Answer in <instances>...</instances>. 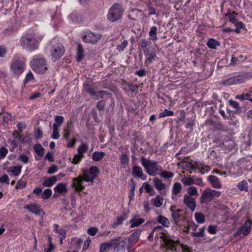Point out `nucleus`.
I'll return each mask as SVG.
<instances>
[{"label": "nucleus", "mask_w": 252, "mask_h": 252, "mask_svg": "<svg viewBox=\"0 0 252 252\" xmlns=\"http://www.w3.org/2000/svg\"><path fill=\"white\" fill-rule=\"evenodd\" d=\"M99 171L96 166H91L89 170L83 169L82 176H79L72 179V187L74 188L77 191L83 190L85 188L83 186V181L93 183Z\"/></svg>", "instance_id": "nucleus-1"}, {"label": "nucleus", "mask_w": 252, "mask_h": 252, "mask_svg": "<svg viewBox=\"0 0 252 252\" xmlns=\"http://www.w3.org/2000/svg\"><path fill=\"white\" fill-rule=\"evenodd\" d=\"M141 162L149 175L155 176L158 171H162V167L158 165L157 162L154 160H149L142 157L141 158Z\"/></svg>", "instance_id": "nucleus-2"}, {"label": "nucleus", "mask_w": 252, "mask_h": 252, "mask_svg": "<svg viewBox=\"0 0 252 252\" xmlns=\"http://www.w3.org/2000/svg\"><path fill=\"white\" fill-rule=\"evenodd\" d=\"M20 44L22 47L30 51L37 49L38 41L32 34H26L23 36L20 39Z\"/></svg>", "instance_id": "nucleus-3"}, {"label": "nucleus", "mask_w": 252, "mask_h": 252, "mask_svg": "<svg viewBox=\"0 0 252 252\" xmlns=\"http://www.w3.org/2000/svg\"><path fill=\"white\" fill-rule=\"evenodd\" d=\"M252 78V72H243L241 74L230 77L222 83L223 85H233L244 83Z\"/></svg>", "instance_id": "nucleus-4"}, {"label": "nucleus", "mask_w": 252, "mask_h": 252, "mask_svg": "<svg viewBox=\"0 0 252 252\" xmlns=\"http://www.w3.org/2000/svg\"><path fill=\"white\" fill-rule=\"evenodd\" d=\"M123 9L122 6L118 3L114 4L109 10L107 17L112 22H114L122 17Z\"/></svg>", "instance_id": "nucleus-5"}, {"label": "nucleus", "mask_w": 252, "mask_h": 252, "mask_svg": "<svg viewBox=\"0 0 252 252\" xmlns=\"http://www.w3.org/2000/svg\"><path fill=\"white\" fill-rule=\"evenodd\" d=\"M31 63L32 68L38 73L43 74L48 69L46 62L43 58L33 59Z\"/></svg>", "instance_id": "nucleus-6"}, {"label": "nucleus", "mask_w": 252, "mask_h": 252, "mask_svg": "<svg viewBox=\"0 0 252 252\" xmlns=\"http://www.w3.org/2000/svg\"><path fill=\"white\" fill-rule=\"evenodd\" d=\"M220 192L211 189H205L200 196V203H204L209 202L214 198L219 197Z\"/></svg>", "instance_id": "nucleus-7"}, {"label": "nucleus", "mask_w": 252, "mask_h": 252, "mask_svg": "<svg viewBox=\"0 0 252 252\" xmlns=\"http://www.w3.org/2000/svg\"><path fill=\"white\" fill-rule=\"evenodd\" d=\"M160 238L162 239L166 247L171 251L175 250L176 246L180 244L179 241L175 240L173 236L168 235L165 233L161 232Z\"/></svg>", "instance_id": "nucleus-8"}, {"label": "nucleus", "mask_w": 252, "mask_h": 252, "mask_svg": "<svg viewBox=\"0 0 252 252\" xmlns=\"http://www.w3.org/2000/svg\"><path fill=\"white\" fill-rule=\"evenodd\" d=\"M64 53V49L63 45L60 43H56L53 46L51 50L52 60L56 62L63 55Z\"/></svg>", "instance_id": "nucleus-9"}, {"label": "nucleus", "mask_w": 252, "mask_h": 252, "mask_svg": "<svg viewBox=\"0 0 252 252\" xmlns=\"http://www.w3.org/2000/svg\"><path fill=\"white\" fill-rule=\"evenodd\" d=\"M252 223L251 220H247L243 226L239 228L234 234L235 237L243 234L244 237L248 236L251 232Z\"/></svg>", "instance_id": "nucleus-10"}, {"label": "nucleus", "mask_w": 252, "mask_h": 252, "mask_svg": "<svg viewBox=\"0 0 252 252\" xmlns=\"http://www.w3.org/2000/svg\"><path fill=\"white\" fill-rule=\"evenodd\" d=\"M101 34H95L94 32H89L83 36V41L91 44H96L100 40Z\"/></svg>", "instance_id": "nucleus-11"}, {"label": "nucleus", "mask_w": 252, "mask_h": 252, "mask_svg": "<svg viewBox=\"0 0 252 252\" xmlns=\"http://www.w3.org/2000/svg\"><path fill=\"white\" fill-rule=\"evenodd\" d=\"M10 69L14 74L18 76L24 71V63L21 61L15 60L11 63Z\"/></svg>", "instance_id": "nucleus-12"}, {"label": "nucleus", "mask_w": 252, "mask_h": 252, "mask_svg": "<svg viewBox=\"0 0 252 252\" xmlns=\"http://www.w3.org/2000/svg\"><path fill=\"white\" fill-rule=\"evenodd\" d=\"M183 202L192 211H194L196 207L195 199L187 194L184 195Z\"/></svg>", "instance_id": "nucleus-13"}, {"label": "nucleus", "mask_w": 252, "mask_h": 252, "mask_svg": "<svg viewBox=\"0 0 252 252\" xmlns=\"http://www.w3.org/2000/svg\"><path fill=\"white\" fill-rule=\"evenodd\" d=\"M170 210L172 213V217L173 220L175 221V224L178 225V220L180 218H184V217L180 214V213L182 212V210L180 209H177L175 206H171L170 208Z\"/></svg>", "instance_id": "nucleus-14"}, {"label": "nucleus", "mask_w": 252, "mask_h": 252, "mask_svg": "<svg viewBox=\"0 0 252 252\" xmlns=\"http://www.w3.org/2000/svg\"><path fill=\"white\" fill-rule=\"evenodd\" d=\"M24 208L36 215H40L42 212H43L42 209L37 204L27 205Z\"/></svg>", "instance_id": "nucleus-15"}, {"label": "nucleus", "mask_w": 252, "mask_h": 252, "mask_svg": "<svg viewBox=\"0 0 252 252\" xmlns=\"http://www.w3.org/2000/svg\"><path fill=\"white\" fill-rule=\"evenodd\" d=\"M83 91L90 94L92 96H94L95 91L93 84L90 81H86L83 85Z\"/></svg>", "instance_id": "nucleus-16"}, {"label": "nucleus", "mask_w": 252, "mask_h": 252, "mask_svg": "<svg viewBox=\"0 0 252 252\" xmlns=\"http://www.w3.org/2000/svg\"><path fill=\"white\" fill-rule=\"evenodd\" d=\"M121 237H117L116 238L112 239L110 243L111 244V247H113L114 249L116 250L117 252H118L120 250V247H124L125 249V246L124 244L121 245L122 243H124V241H120Z\"/></svg>", "instance_id": "nucleus-17"}, {"label": "nucleus", "mask_w": 252, "mask_h": 252, "mask_svg": "<svg viewBox=\"0 0 252 252\" xmlns=\"http://www.w3.org/2000/svg\"><path fill=\"white\" fill-rule=\"evenodd\" d=\"M145 54L147 57V59L145 62V64L146 66H148L149 64L153 63L157 59L156 54L155 52H152L149 53V51H148V53Z\"/></svg>", "instance_id": "nucleus-18"}, {"label": "nucleus", "mask_w": 252, "mask_h": 252, "mask_svg": "<svg viewBox=\"0 0 252 252\" xmlns=\"http://www.w3.org/2000/svg\"><path fill=\"white\" fill-rule=\"evenodd\" d=\"M208 180L214 188L220 189L221 187V185L219 181V179L216 176L210 175L208 177Z\"/></svg>", "instance_id": "nucleus-19"}, {"label": "nucleus", "mask_w": 252, "mask_h": 252, "mask_svg": "<svg viewBox=\"0 0 252 252\" xmlns=\"http://www.w3.org/2000/svg\"><path fill=\"white\" fill-rule=\"evenodd\" d=\"M132 175L134 177L142 179L143 176L142 168L138 166H133Z\"/></svg>", "instance_id": "nucleus-20"}, {"label": "nucleus", "mask_w": 252, "mask_h": 252, "mask_svg": "<svg viewBox=\"0 0 252 252\" xmlns=\"http://www.w3.org/2000/svg\"><path fill=\"white\" fill-rule=\"evenodd\" d=\"M84 57V48L80 43L77 44V61L81 62Z\"/></svg>", "instance_id": "nucleus-21"}, {"label": "nucleus", "mask_w": 252, "mask_h": 252, "mask_svg": "<svg viewBox=\"0 0 252 252\" xmlns=\"http://www.w3.org/2000/svg\"><path fill=\"white\" fill-rule=\"evenodd\" d=\"M180 164H182L183 168H186L190 173H192V170L196 169L195 166L190 162L182 161Z\"/></svg>", "instance_id": "nucleus-22"}, {"label": "nucleus", "mask_w": 252, "mask_h": 252, "mask_svg": "<svg viewBox=\"0 0 252 252\" xmlns=\"http://www.w3.org/2000/svg\"><path fill=\"white\" fill-rule=\"evenodd\" d=\"M57 180L56 176H51L44 181L43 185L45 187H51L56 182Z\"/></svg>", "instance_id": "nucleus-23"}, {"label": "nucleus", "mask_w": 252, "mask_h": 252, "mask_svg": "<svg viewBox=\"0 0 252 252\" xmlns=\"http://www.w3.org/2000/svg\"><path fill=\"white\" fill-rule=\"evenodd\" d=\"M136 216H134L130 220V223H131L130 227L131 228L138 226L145 221V220L143 219H140L137 220L136 219Z\"/></svg>", "instance_id": "nucleus-24"}, {"label": "nucleus", "mask_w": 252, "mask_h": 252, "mask_svg": "<svg viewBox=\"0 0 252 252\" xmlns=\"http://www.w3.org/2000/svg\"><path fill=\"white\" fill-rule=\"evenodd\" d=\"M54 190L60 193H66L67 192L66 187L63 183H59L55 188Z\"/></svg>", "instance_id": "nucleus-25"}, {"label": "nucleus", "mask_w": 252, "mask_h": 252, "mask_svg": "<svg viewBox=\"0 0 252 252\" xmlns=\"http://www.w3.org/2000/svg\"><path fill=\"white\" fill-rule=\"evenodd\" d=\"M105 155L103 152H95L93 154L92 158L95 161H98L103 158Z\"/></svg>", "instance_id": "nucleus-26"}, {"label": "nucleus", "mask_w": 252, "mask_h": 252, "mask_svg": "<svg viewBox=\"0 0 252 252\" xmlns=\"http://www.w3.org/2000/svg\"><path fill=\"white\" fill-rule=\"evenodd\" d=\"M163 200V198L158 195L155 198L152 199V202L155 206L159 207L162 205Z\"/></svg>", "instance_id": "nucleus-27"}, {"label": "nucleus", "mask_w": 252, "mask_h": 252, "mask_svg": "<svg viewBox=\"0 0 252 252\" xmlns=\"http://www.w3.org/2000/svg\"><path fill=\"white\" fill-rule=\"evenodd\" d=\"M237 186L240 191H244L245 192L249 191L248 183L246 180H243L239 182Z\"/></svg>", "instance_id": "nucleus-28"}, {"label": "nucleus", "mask_w": 252, "mask_h": 252, "mask_svg": "<svg viewBox=\"0 0 252 252\" xmlns=\"http://www.w3.org/2000/svg\"><path fill=\"white\" fill-rule=\"evenodd\" d=\"M154 183L155 187L158 190H162L165 189V185L162 182V181L156 178L154 179Z\"/></svg>", "instance_id": "nucleus-29"}, {"label": "nucleus", "mask_w": 252, "mask_h": 252, "mask_svg": "<svg viewBox=\"0 0 252 252\" xmlns=\"http://www.w3.org/2000/svg\"><path fill=\"white\" fill-rule=\"evenodd\" d=\"M73 128L72 123L70 122L67 124L66 128L64 129L63 137L69 140V136L70 134V131Z\"/></svg>", "instance_id": "nucleus-30"}, {"label": "nucleus", "mask_w": 252, "mask_h": 252, "mask_svg": "<svg viewBox=\"0 0 252 252\" xmlns=\"http://www.w3.org/2000/svg\"><path fill=\"white\" fill-rule=\"evenodd\" d=\"M157 28L156 26L152 27L150 31L149 32V34L151 39L153 40V41H157L158 39L157 37Z\"/></svg>", "instance_id": "nucleus-31"}, {"label": "nucleus", "mask_w": 252, "mask_h": 252, "mask_svg": "<svg viewBox=\"0 0 252 252\" xmlns=\"http://www.w3.org/2000/svg\"><path fill=\"white\" fill-rule=\"evenodd\" d=\"M207 45L211 49H216L217 46L220 45V43L217 40L211 38L207 43Z\"/></svg>", "instance_id": "nucleus-32"}, {"label": "nucleus", "mask_w": 252, "mask_h": 252, "mask_svg": "<svg viewBox=\"0 0 252 252\" xmlns=\"http://www.w3.org/2000/svg\"><path fill=\"white\" fill-rule=\"evenodd\" d=\"M150 43V42H148L146 39H142L139 41V46L143 50L144 53H148L147 47Z\"/></svg>", "instance_id": "nucleus-33"}, {"label": "nucleus", "mask_w": 252, "mask_h": 252, "mask_svg": "<svg viewBox=\"0 0 252 252\" xmlns=\"http://www.w3.org/2000/svg\"><path fill=\"white\" fill-rule=\"evenodd\" d=\"M157 220L158 222L162 224L163 226L165 227H168L169 226L170 222L168 221V219L163 216H158L157 219Z\"/></svg>", "instance_id": "nucleus-34"}, {"label": "nucleus", "mask_w": 252, "mask_h": 252, "mask_svg": "<svg viewBox=\"0 0 252 252\" xmlns=\"http://www.w3.org/2000/svg\"><path fill=\"white\" fill-rule=\"evenodd\" d=\"M194 177H192L189 176L188 177H185L181 179V182L185 186H190L194 184Z\"/></svg>", "instance_id": "nucleus-35"}, {"label": "nucleus", "mask_w": 252, "mask_h": 252, "mask_svg": "<svg viewBox=\"0 0 252 252\" xmlns=\"http://www.w3.org/2000/svg\"><path fill=\"white\" fill-rule=\"evenodd\" d=\"M195 220L198 223H202L205 221L204 215L202 213L197 212L194 215Z\"/></svg>", "instance_id": "nucleus-36"}, {"label": "nucleus", "mask_w": 252, "mask_h": 252, "mask_svg": "<svg viewBox=\"0 0 252 252\" xmlns=\"http://www.w3.org/2000/svg\"><path fill=\"white\" fill-rule=\"evenodd\" d=\"M182 189V185L180 183L177 182L173 185L172 189V194L176 195L180 192Z\"/></svg>", "instance_id": "nucleus-37"}, {"label": "nucleus", "mask_w": 252, "mask_h": 252, "mask_svg": "<svg viewBox=\"0 0 252 252\" xmlns=\"http://www.w3.org/2000/svg\"><path fill=\"white\" fill-rule=\"evenodd\" d=\"M88 149V145L85 143H82L81 145L78 148V153L80 155H83Z\"/></svg>", "instance_id": "nucleus-38"}, {"label": "nucleus", "mask_w": 252, "mask_h": 252, "mask_svg": "<svg viewBox=\"0 0 252 252\" xmlns=\"http://www.w3.org/2000/svg\"><path fill=\"white\" fill-rule=\"evenodd\" d=\"M34 149L35 152L40 157H42L44 155V149L40 144H36L34 146Z\"/></svg>", "instance_id": "nucleus-39"}, {"label": "nucleus", "mask_w": 252, "mask_h": 252, "mask_svg": "<svg viewBox=\"0 0 252 252\" xmlns=\"http://www.w3.org/2000/svg\"><path fill=\"white\" fill-rule=\"evenodd\" d=\"M140 234V231H136V232H134L130 235V236L129 238V241L130 243H133V242H136L139 238Z\"/></svg>", "instance_id": "nucleus-40"}, {"label": "nucleus", "mask_w": 252, "mask_h": 252, "mask_svg": "<svg viewBox=\"0 0 252 252\" xmlns=\"http://www.w3.org/2000/svg\"><path fill=\"white\" fill-rule=\"evenodd\" d=\"M21 168L22 167L20 166H15L10 167L9 170L14 175L18 176L21 172Z\"/></svg>", "instance_id": "nucleus-41"}, {"label": "nucleus", "mask_w": 252, "mask_h": 252, "mask_svg": "<svg viewBox=\"0 0 252 252\" xmlns=\"http://www.w3.org/2000/svg\"><path fill=\"white\" fill-rule=\"evenodd\" d=\"M52 194V191L50 189H45L41 194V197L43 199H47L50 198Z\"/></svg>", "instance_id": "nucleus-42"}, {"label": "nucleus", "mask_w": 252, "mask_h": 252, "mask_svg": "<svg viewBox=\"0 0 252 252\" xmlns=\"http://www.w3.org/2000/svg\"><path fill=\"white\" fill-rule=\"evenodd\" d=\"M111 247L110 242L108 243H103L100 246L99 252H106L110 250Z\"/></svg>", "instance_id": "nucleus-43"}, {"label": "nucleus", "mask_w": 252, "mask_h": 252, "mask_svg": "<svg viewBox=\"0 0 252 252\" xmlns=\"http://www.w3.org/2000/svg\"><path fill=\"white\" fill-rule=\"evenodd\" d=\"M83 157V155H80L78 154V155H75L72 159H71V158H70L69 159L70 161H71L72 163L76 164L82 160Z\"/></svg>", "instance_id": "nucleus-44"}, {"label": "nucleus", "mask_w": 252, "mask_h": 252, "mask_svg": "<svg viewBox=\"0 0 252 252\" xmlns=\"http://www.w3.org/2000/svg\"><path fill=\"white\" fill-rule=\"evenodd\" d=\"M53 134L52 138L54 139H58L59 138L60 134L59 132V128L57 127L56 125H53Z\"/></svg>", "instance_id": "nucleus-45"}, {"label": "nucleus", "mask_w": 252, "mask_h": 252, "mask_svg": "<svg viewBox=\"0 0 252 252\" xmlns=\"http://www.w3.org/2000/svg\"><path fill=\"white\" fill-rule=\"evenodd\" d=\"M187 192L189 194L188 195L190 197L191 196L197 195L198 194L196 188L193 186L189 188Z\"/></svg>", "instance_id": "nucleus-46"}, {"label": "nucleus", "mask_w": 252, "mask_h": 252, "mask_svg": "<svg viewBox=\"0 0 252 252\" xmlns=\"http://www.w3.org/2000/svg\"><path fill=\"white\" fill-rule=\"evenodd\" d=\"M64 118L63 116L57 115L55 118V123L53 125H56L57 127H58L61 126L63 123Z\"/></svg>", "instance_id": "nucleus-47"}, {"label": "nucleus", "mask_w": 252, "mask_h": 252, "mask_svg": "<svg viewBox=\"0 0 252 252\" xmlns=\"http://www.w3.org/2000/svg\"><path fill=\"white\" fill-rule=\"evenodd\" d=\"M161 171L162 172L160 173V176L165 179L172 178L174 176V174L171 172L167 171L166 170H163Z\"/></svg>", "instance_id": "nucleus-48"}, {"label": "nucleus", "mask_w": 252, "mask_h": 252, "mask_svg": "<svg viewBox=\"0 0 252 252\" xmlns=\"http://www.w3.org/2000/svg\"><path fill=\"white\" fill-rule=\"evenodd\" d=\"M109 94V93L108 92L105 91H100L97 93L95 92V94L94 95L95 96V99H98L100 98H103L105 95H107Z\"/></svg>", "instance_id": "nucleus-49"}, {"label": "nucleus", "mask_w": 252, "mask_h": 252, "mask_svg": "<svg viewBox=\"0 0 252 252\" xmlns=\"http://www.w3.org/2000/svg\"><path fill=\"white\" fill-rule=\"evenodd\" d=\"M125 219V218L122 216L118 217L116 221L112 224V226L113 227H117L118 226H119V225L123 223V221Z\"/></svg>", "instance_id": "nucleus-50"}, {"label": "nucleus", "mask_w": 252, "mask_h": 252, "mask_svg": "<svg viewBox=\"0 0 252 252\" xmlns=\"http://www.w3.org/2000/svg\"><path fill=\"white\" fill-rule=\"evenodd\" d=\"M173 112L167 109H165L163 112H161L159 114V116L160 118L164 117L165 116H171L173 115Z\"/></svg>", "instance_id": "nucleus-51"}, {"label": "nucleus", "mask_w": 252, "mask_h": 252, "mask_svg": "<svg viewBox=\"0 0 252 252\" xmlns=\"http://www.w3.org/2000/svg\"><path fill=\"white\" fill-rule=\"evenodd\" d=\"M205 227H203L199 229V232H193L191 233V236L195 237H201L203 235V233L205 230Z\"/></svg>", "instance_id": "nucleus-52"}, {"label": "nucleus", "mask_w": 252, "mask_h": 252, "mask_svg": "<svg viewBox=\"0 0 252 252\" xmlns=\"http://www.w3.org/2000/svg\"><path fill=\"white\" fill-rule=\"evenodd\" d=\"M128 42L126 40H124L123 42L117 47V50L119 51H123L127 46Z\"/></svg>", "instance_id": "nucleus-53"}, {"label": "nucleus", "mask_w": 252, "mask_h": 252, "mask_svg": "<svg viewBox=\"0 0 252 252\" xmlns=\"http://www.w3.org/2000/svg\"><path fill=\"white\" fill-rule=\"evenodd\" d=\"M26 183L25 181H23L22 180H19L17 182V185L16 186V189H22L26 187Z\"/></svg>", "instance_id": "nucleus-54"}, {"label": "nucleus", "mask_w": 252, "mask_h": 252, "mask_svg": "<svg viewBox=\"0 0 252 252\" xmlns=\"http://www.w3.org/2000/svg\"><path fill=\"white\" fill-rule=\"evenodd\" d=\"M8 150L5 147H1L0 149V159L3 158L7 154Z\"/></svg>", "instance_id": "nucleus-55"}, {"label": "nucleus", "mask_w": 252, "mask_h": 252, "mask_svg": "<svg viewBox=\"0 0 252 252\" xmlns=\"http://www.w3.org/2000/svg\"><path fill=\"white\" fill-rule=\"evenodd\" d=\"M0 183L1 184L5 183L7 185L9 184V177L6 174H3L0 177Z\"/></svg>", "instance_id": "nucleus-56"}, {"label": "nucleus", "mask_w": 252, "mask_h": 252, "mask_svg": "<svg viewBox=\"0 0 252 252\" xmlns=\"http://www.w3.org/2000/svg\"><path fill=\"white\" fill-rule=\"evenodd\" d=\"M120 160L122 164H125L128 161V157L126 154H123L120 157Z\"/></svg>", "instance_id": "nucleus-57"}, {"label": "nucleus", "mask_w": 252, "mask_h": 252, "mask_svg": "<svg viewBox=\"0 0 252 252\" xmlns=\"http://www.w3.org/2000/svg\"><path fill=\"white\" fill-rule=\"evenodd\" d=\"M217 230V226L215 225H212L209 226L208 228V231L212 234L216 233Z\"/></svg>", "instance_id": "nucleus-58"}, {"label": "nucleus", "mask_w": 252, "mask_h": 252, "mask_svg": "<svg viewBox=\"0 0 252 252\" xmlns=\"http://www.w3.org/2000/svg\"><path fill=\"white\" fill-rule=\"evenodd\" d=\"M97 231L98 229L94 227L89 228L87 230L88 233L91 236H94Z\"/></svg>", "instance_id": "nucleus-59"}, {"label": "nucleus", "mask_w": 252, "mask_h": 252, "mask_svg": "<svg viewBox=\"0 0 252 252\" xmlns=\"http://www.w3.org/2000/svg\"><path fill=\"white\" fill-rule=\"evenodd\" d=\"M229 104L231 106L236 109V110L239 111L240 110V107L239 106V104L237 102L230 100L229 101Z\"/></svg>", "instance_id": "nucleus-60"}, {"label": "nucleus", "mask_w": 252, "mask_h": 252, "mask_svg": "<svg viewBox=\"0 0 252 252\" xmlns=\"http://www.w3.org/2000/svg\"><path fill=\"white\" fill-rule=\"evenodd\" d=\"M230 22H231L232 23H233L236 27L242 28V27L243 26V23L236 18H235L233 20H231V21H230Z\"/></svg>", "instance_id": "nucleus-61"}, {"label": "nucleus", "mask_w": 252, "mask_h": 252, "mask_svg": "<svg viewBox=\"0 0 252 252\" xmlns=\"http://www.w3.org/2000/svg\"><path fill=\"white\" fill-rule=\"evenodd\" d=\"M193 182V184H195L201 187L204 186L202 180L200 178H196L194 177Z\"/></svg>", "instance_id": "nucleus-62"}, {"label": "nucleus", "mask_w": 252, "mask_h": 252, "mask_svg": "<svg viewBox=\"0 0 252 252\" xmlns=\"http://www.w3.org/2000/svg\"><path fill=\"white\" fill-rule=\"evenodd\" d=\"M194 119H195V118H194L193 119H187L188 122L187 123V124L186 125V128L193 127V126L194 125Z\"/></svg>", "instance_id": "nucleus-63"}, {"label": "nucleus", "mask_w": 252, "mask_h": 252, "mask_svg": "<svg viewBox=\"0 0 252 252\" xmlns=\"http://www.w3.org/2000/svg\"><path fill=\"white\" fill-rule=\"evenodd\" d=\"M105 105V101H104L103 100H100L97 102V103L96 104V107L97 108V109L98 110H102L104 109Z\"/></svg>", "instance_id": "nucleus-64"}]
</instances>
